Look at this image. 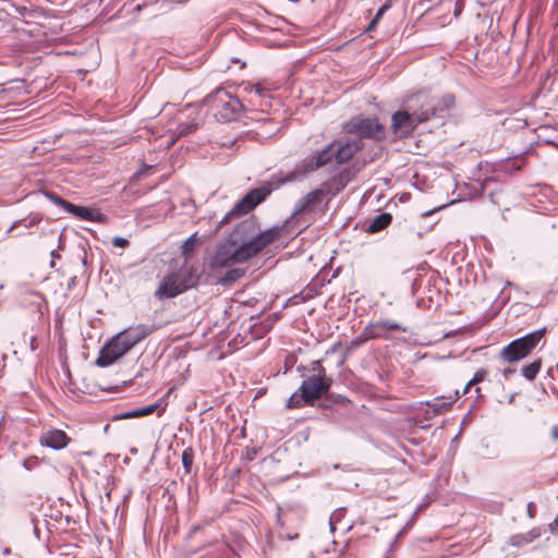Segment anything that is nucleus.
Wrapping results in <instances>:
<instances>
[{"mask_svg":"<svg viewBox=\"0 0 558 558\" xmlns=\"http://www.w3.org/2000/svg\"><path fill=\"white\" fill-rule=\"evenodd\" d=\"M20 222H22V220H16V221H14V222L12 223V226L9 228V230L7 231V234L9 235V234L13 231V229H14V228L20 223Z\"/></svg>","mask_w":558,"mask_h":558,"instance_id":"58836bf2","label":"nucleus"},{"mask_svg":"<svg viewBox=\"0 0 558 558\" xmlns=\"http://www.w3.org/2000/svg\"><path fill=\"white\" fill-rule=\"evenodd\" d=\"M418 122L412 111L400 110L391 117V130L400 138L409 137L417 128Z\"/></svg>","mask_w":558,"mask_h":558,"instance_id":"9d476101","label":"nucleus"},{"mask_svg":"<svg viewBox=\"0 0 558 558\" xmlns=\"http://www.w3.org/2000/svg\"><path fill=\"white\" fill-rule=\"evenodd\" d=\"M39 222L38 218H31L27 222H25V228L29 229L34 226H36Z\"/></svg>","mask_w":558,"mask_h":558,"instance_id":"c9c22d12","label":"nucleus"},{"mask_svg":"<svg viewBox=\"0 0 558 558\" xmlns=\"http://www.w3.org/2000/svg\"><path fill=\"white\" fill-rule=\"evenodd\" d=\"M196 129H197V124L193 121L186 122V123H181L177 126L174 134L179 138V137L185 136V135L194 132Z\"/></svg>","mask_w":558,"mask_h":558,"instance_id":"bb28decb","label":"nucleus"},{"mask_svg":"<svg viewBox=\"0 0 558 558\" xmlns=\"http://www.w3.org/2000/svg\"><path fill=\"white\" fill-rule=\"evenodd\" d=\"M44 194L53 204H56V205L60 206L62 209L66 210L68 205L70 204V202L63 199L62 197H60L59 195H57V194H54L52 192H45Z\"/></svg>","mask_w":558,"mask_h":558,"instance_id":"7c9ffc66","label":"nucleus"},{"mask_svg":"<svg viewBox=\"0 0 558 558\" xmlns=\"http://www.w3.org/2000/svg\"><path fill=\"white\" fill-rule=\"evenodd\" d=\"M51 257H52V258H59V257H60V255L57 253V251L52 250V251H51Z\"/></svg>","mask_w":558,"mask_h":558,"instance_id":"a18cd8bd","label":"nucleus"},{"mask_svg":"<svg viewBox=\"0 0 558 558\" xmlns=\"http://www.w3.org/2000/svg\"><path fill=\"white\" fill-rule=\"evenodd\" d=\"M69 214H72L73 216L87 220V221H98L100 219V214L94 209L77 206L72 203L68 205V208L65 210Z\"/></svg>","mask_w":558,"mask_h":558,"instance_id":"f3484780","label":"nucleus"},{"mask_svg":"<svg viewBox=\"0 0 558 558\" xmlns=\"http://www.w3.org/2000/svg\"><path fill=\"white\" fill-rule=\"evenodd\" d=\"M199 244V238L197 233L190 235L184 243L181 245V253L184 259L187 260L194 253L196 246Z\"/></svg>","mask_w":558,"mask_h":558,"instance_id":"6ab92c4d","label":"nucleus"},{"mask_svg":"<svg viewBox=\"0 0 558 558\" xmlns=\"http://www.w3.org/2000/svg\"><path fill=\"white\" fill-rule=\"evenodd\" d=\"M436 106H439V118L442 117V113L454 105V97L452 95H445L440 99H435Z\"/></svg>","mask_w":558,"mask_h":558,"instance_id":"393cba45","label":"nucleus"},{"mask_svg":"<svg viewBox=\"0 0 558 558\" xmlns=\"http://www.w3.org/2000/svg\"><path fill=\"white\" fill-rule=\"evenodd\" d=\"M483 451L480 453L482 458L485 459H497L500 454L498 448L489 447L488 444L482 446Z\"/></svg>","mask_w":558,"mask_h":558,"instance_id":"c756f323","label":"nucleus"},{"mask_svg":"<svg viewBox=\"0 0 558 558\" xmlns=\"http://www.w3.org/2000/svg\"><path fill=\"white\" fill-rule=\"evenodd\" d=\"M341 509H337L331 515L329 520L331 531L335 530V523L341 519Z\"/></svg>","mask_w":558,"mask_h":558,"instance_id":"72a5a7b5","label":"nucleus"},{"mask_svg":"<svg viewBox=\"0 0 558 558\" xmlns=\"http://www.w3.org/2000/svg\"><path fill=\"white\" fill-rule=\"evenodd\" d=\"M301 396H302V391H300V389H299L288 399L287 408L288 409H296V408H302L304 404L313 403L311 399L301 398Z\"/></svg>","mask_w":558,"mask_h":558,"instance_id":"5701e85b","label":"nucleus"},{"mask_svg":"<svg viewBox=\"0 0 558 558\" xmlns=\"http://www.w3.org/2000/svg\"><path fill=\"white\" fill-rule=\"evenodd\" d=\"M372 339L366 333V327L363 329L362 333L353 338L348 344H347V353H352L354 350L363 345L367 340Z\"/></svg>","mask_w":558,"mask_h":558,"instance_id":"b1692460","label":"nucleus"},{"mask_svg":"<svg viewBox=\"0 0 558 558\" xmlns=\"http://www.w3.org/2000/svg\"><path fill=\"white\" fill-rule=\"evenodd\" d=\"M112 244L117 247H126L129 245V240L121 236H116L112 239Z\"/></svg>","mask_w":558,"mask_h":558,"instance_id":"473e14b6","label":"nucleus"},{"mask_svg":"<svg viewBox=\"0 0 558 558\" xmlns=\"http://www.w3.org/2000/svg\"><path fill=\"white\" fill-rule=\"evenodd\" d=\"M70 437L61 429H49L41 434L39 442L41 446L53 450H61L68 446Z\"/></svg>","mask_w":558,"mask_h":558,"instance_id":"2eb2a0df","label":"nucleus"},{"mask_svg":"<svg viewBox=\"0 0 558 558\" xmlns=\"http://www.w3.org/2000/svg\"><path fill=\"white\" fill-rule=\"evenodd\" d=\"M245 269L243 268H231L225 272V275L219 279V282L222 286H229L244 277Z\"/></svg>","mask_w":558,"mask_h":558,"instance_id":"aec40b11","label":"nucleus"},{"mask_svg":"<svg viewBox=\"0 0 558 558\" xmlns=\"http://www.w3.org/2000/svg\"><path fill=\"white\" fill-rule=\"evenodd\" d=\"M197 281L198 276L196 269L185 264L161 279L155 291V296L159 300L175 298L195 287Z\"/></svg>","mask_w":558,"mask_h":558,"instance_id":"20e7f679","label":"nucleus"},{"mask_svg":"<svg viewBox=\"0 0 558 558\" xmlns=\"http://www.w3.org/2000/svg\"><path fill=\"white\" fill-rule=\"evenodd\" d=\"M409 108L414 113L418 124L427 122L433 118H439V106H436L434 98L423 93L416 94L413 97Z\"/></svg>","mask_w":558,"mask_h":558,"instance_id":"6e6552de","label":"nucleus"},{"mask_svg":"<svg viewBox=\"0 0 558 558\" xmlns=\"http://www.w3.org/2000/svg\"><path fill=\"white\" fill-rule=\"evenodd\" d=\"M377 24H373V20L371 21V23L368 24V27H367V31H372L376 27Z\"/></svg>","mask_w":558,"mask_h":558,"instance_id":"c03bdc74","label":"nucleus"},{"mask_svg":"<svg viewBox=\"0 0 558 558\" xmlns=\"http://www.w3.org/2000/svg\"><path fill=\"white\" fill-rule=\"evenodd\" d=\"M326 195V190L323 186L311 191L304 197L296 202L293 209V215H300L302 213L313 210L315 206L319 204L323 201V197Z\"/></svg>","mask_w":558,"mask_h":558,"instance_id":"4468645a","label":"nucleus"},{"mask_svg":"<svg viewBox=\"0 0 558 558\" xmlns=\"http://www.w3.org/2000/svg\"><path fill=\"white\" fill-rule=\"evenodd\" d=\"M553 436L555 438H558V424L556 426L553 427Z\"/></svg>","mask_w":558,"mask_h":558,"instance_id":"37998d69","label":"nucleus"},{"mask_svg":"<svg viewBox=\"0 0 558 558\" xmlns=\"http://www.w3.org/2000/svg\"><path fill=\"white\" fill-rule=\"evenodd\" d=\"M151 167L150 166H146L144 165L138 171H137V175L141 177V175H144L145 171H147L148 169H150Z\"/></svg>","mask_w":558,"mask_h":558,"instance_id":"4c0bfd02","label":"nucleus"},{"mask_svg":"<svg viewBox=\"0 0 558 558\" xmlns=\"http://www.w3.org/2000/svg\"><path fill=\"white\" fill-rule=\"evenodd\" d=\"M338 345H340V342L333 344V347L331 348L330 352H335L337 350Z\"/></svg>","mask_w":558,"mask_h":558,"instance_id":"49530a36","label":"nucleus"},{"mask_svg":"<svg viewBox=\"0 0 558 558\" xmlns=\"http://www.w3.org/2000/svg\"><path fill=\"white\" fill-rule=\"evenodd\" d=\"M355 172L351 168H344L331 179L322 184L326 190L327 196L333 197L345 189V186L353 180Z\"/></svg>","mask_w":558,"mask_h":558,"instance_id":"f8f14e48","label":"nucleus"},{"mask_svg":"<svg viewBox=\"0 0 558 558\" xmlns=\"http://www.w3.org/2000/svg\"><path fill=\"white\" fill-rule=\"evenodd\" d=\"M156 329L155 325L138 324L118 332L105 342L95 364L99 367L112 365Z\"/></svg>","mask_w":558,"mask_h":558,"instance_id":"7ed1b4c3","label":"nucleus"},{"mask_svg":"<svg viewBox=\"0 0 558 558\" xmlns=\"http://www.w3.org/2000/svg\"><path fill=\"white\" fill-rule=\"evenodd\" d=\"M203 102L210 109L214 117L221 122L236 120L243 109L240 99L222 87H218L207 95Z\"/></svg>","mask_w":558,"mask_h":558,"instance_id":"39448f33","label":"nucleus"},{"mask_svg":"<svg viewBox=\"0 0 558 558\" xmlns=\"http://www.w3.org/2000/svg\"><path fill=\"white\" fill-rule=\"evenodd\" d=\"M243 90L248 94H255L257 96L264 97L268 94V90L260 86V84L246 83L243 85Z\"/></svg>","mask_w":558,"mask_h":558,"instance_id":"c85d7f7f","label":"nucleus"},{"mask_svg":"<svg viewBox=\"0 0 558 558\" xmlns=\"http://www.w3.org/2000/svg\"><path fill=\"white\" fill-rule=\"evenodd\" d=\"M299 371H305L307 369V367L305 366H299L298 367ZM308 371L312 373V375L314 376H318V377H324V378H329L327 376V373H326V368L323 366V361L322 360H315V361H312L310 366H308Z\"/></svg>","mask_w":558,"mask_h":558,"instance_id":"4be33fe9","label":"nucleus"},{"mask_svg":"<svg viewBox=\"0 0 558 558\" xmlns=\"http://www.w3.org/2000/svg\"><path fill=\"white\" fill-rule=\"evenodd\" d=\"M391 220L392 216L389 213H381L366 221V230L371 233L379 232L387 228Z\"/></svg>","mask_w":558,"mask_h":558,"instance_id":"dca6fc26","label":"nucleus"},{"mask_svg":"<svg viewBox=\"0 0 558 558\" xmlns=\"http://www.w3.org/2000/svg\"><path fill=\"white\" fill-rule=\"evenodd\" d=\"M194 461V451L191 447L184 449L182 452V464L185 473H190Z\"/></svg>","mask_w":558,"mask_h":558,"instance_id":"cd10ccee","label":"nucleus"},{"mask_svg":"<svg viewBox=\"0 0 558 558\" xmlns=\"http://www.w3.org/2000/svg\"><path fill=\"white\" fill-rule=\"evenodd\" d=\"M160 408V403L156 402L146 407L138 408L133 411H129L125 413L120 414V418H133V417H141V416H147L153 414L155 411H157Z\"/></svg>","mask_w":558,"mask_h":558,"instance_id":"a211bd4d","label":"nucleus"},{"mask_svg":"<svg viewBox=\"0 0 558 558\" xmlns=\"http://www.w3.org/2000/svg\"><path fill=\"white\" fill-rule=\"evenodd\" d=\"M486 376V371L485 369H481L478 372H476L473 376V378L466 384L463 392L465 393L471 386L475 385V384H478L481 383Z\"/></svg>","mask_w":558,"mask_h":558,"instance_id":"2f4dec72","label":"nucleus"},{"mask_svg":"<svg viewBox=\"0 0 558 558\" xmlns=\"http://www.w3.org/2000/svg\"><path fill=\"white\" fill-rule=\"evenodd\" d=\"M223 549H225L227 553H229V550H230L228 546H223Z\"/></svg>","mask_w":558,"mask_h":558,"instance_id":"09e8293b","label":"nucleus"},{"mask_svg":"<svg viewBox=\"0 0 558 558\" xmlns=\"http://www.w3.org/2000/svg\"><path fill=\"white\" fill-rule=\"evenodd\" d=\"M544 329L530 332L512 340L500 352V359L506 363H515L526 357L539 343Z\"/></svg>","mask_w":558,"mask_h":558,"instance_id":"423d86ee","label":"nucleus"},{"mask_svg":"<svg viewBox=\"0 0 558 558\" xmlns=\"http://www.w3.org/2000/svg\"><path fill=\"white\" fill-rule=\"evenodd\" d=\"M335 159V145L332 143L318 150L310 158L302 160L292 171L287 173H278L271 180L264 182L259 187L248 191L234 206L225 215L218 223V228H222L233 218H238L253 210L259 205L274 190L290 182L301 181L308 173L328 165Z\"/></svg>","mask_w":558,"mask_h":558,"instance_id":"f03ea898","label":"nucleus"},{"mask_svg":"<svg viewBox=\"0 0 558 558\" xmlns=\"http://www.w3.org/2000/svg\"><path fill=\"white\" fill-rule=\"evenodd\" d=\"M388 8H389V4H387V3L379 8V10L377 11V13L375 14V16L373 19V24H377L379 22V20L383 17V15L388 10Z\"/></svg>","mask_w":558,"mask_h":558,"instance_id":"f704fd0d","label":"nucleus"},{"mask_svg":"<svg viewBox=\"0 0 558 558\" xmlns=\"http://www.w3.org/2000/svg\"><path fill=\"white\" fill-rule=\"evenodd\" d=\"M458 398V391L454 396L448 398L446 402H438V399H435L433 403L426 402L427 405L433 407L436 413H441L444 410H447Z\"/></svg>","mask_w":558,"mask_h":558,"instance_id":"a878e982","label":"nucleus"},{"mask_svg":"<svg viewBox=\"0 0 558 558\" xmlns=\"http://www.w3.org/2000/svg\"><path fill=\"white\" fill-rule=\"evenodd\" d=\"M332 145H335V160L337 163L350 160L362 148L360 140L333 141Z\"/></svg>","mask_w":558,"mask_h":558,"instance_id":"ddd939ff","label":"nucleus"},{"mask_svg":"<svg viewBox=\"0 0 558 558\" xmlns=\"http://www.w3.org/2000/svg\"><path fill=\"white\" fill-rule=\"evenodd\" d=\"M163 411H165V407H163V408H161V410H160V412L158 413V415L160 416V415H161V413H163Z\"/></svg>","mask_w":558,"mask_h":558,"instance_id":"de8ad7c7","label":"nucleus"},{"mask_svg":"<svg viewBox=\"0 0 558 558\" xmlns=\"http://www.w3.org/2000/svg\"><path fill=\"white\" fill-rule=\"evenodd\" d=\"M542 367V360L537 359L533 361L532 363L525 365L522 367L521 373L523 377L530 381L534 380L539 373Z\"/></svg>","mask_w":558,"mask_h":558,"instance_id":"412c9836","label":"nucleus"},{"mask_svg":"<svg viewBox=\"0 0 558 558\" xmlns=\"http://www.w3.org/2000/svg\"><path fill=\"white\" fill-rule=\"evenodd\" d=\"M144 7H145V4H136L133 10L135 12H141Z\"/></svg>","mask_w":558,"mask_h":558,"instance_id":"79ce46f5","label":"nucleus"},{"mask_svg":"<svg viewBox=\"0 0 558 558\" xmlns=\"http://www.w3.org/2000/svg\"><path fill=\"white\" fill-rule=\"evenodd\" d=\"M349 134H354L359 138L380 140L385 136V129L376 118L357 116L350 119L343 126Z\"/></svg>","mask_w":558,"mask_h":558,"instance_id":"0eeeda50","label":"nucleus"},{"mask_svg":"<svg viewBox=\"0 0 558 558\" xmlns=\"http://www.w3.org/2000/svg\"><path fill=\"white\" fill-rule=\"evenodd\" d=\"M280 234V227L260 231L258 220L253 216L248 217L239 222L218 245L211 258V267L218 269L246 263L275 242Z\"/></svg>","mask_w":558,"mask_h":558,"instance_id":"f257e3e1","label":"nucleus"},{"mask_svg":"<svg viewBox=\"0 0 558 558\" xmlns=\"http://www.w3.org/2000/svg\"><path fill=\"white\" fill-rule=\"evenodd\" d=\"M405 527H403L395 537V543L398 542V539L404 534Z\"/></svg>","mask_w":558,"mask_h":558,"instance_id":"a19ab883","label":"nucleus"},{"mask_svg":"<svg viewBox=\"0 0 558 558\" xmlns=\"http://www.w3.org/2000/svg\"><path fill=\"white\" fill-rule=\"evenodd\" d=\"M490 181H493V179H492V178H485V179H484V181H483V183H482V190H483V191H485L486 185H487Z\"/></svg>","mask_w":558,"mask_h":558,"instance_id":"ea45409f","label":"nucleus"},{"mask_svg":"<svg viewBox=\"0 0 558 558\" xmlns=\"http://www.w3.org/2000/svg\"><path fill=\"white\" fill-rule=\"evenodd\" d=\"M365 327L366 333L372 339H388L390 332L392 331H408V328L405 326H402L401 324L389 319H379L376 322H371Z\"/></svg>","mask_w":558,"mask_h":558,"instance_id":"9b49d317","label":"nucleus"},{"mask_svg":"<svg viewBox=\"0 0 558 558\" xmlns=\"http://www.w3.org/2000/svg\"><path fill=\"white\" fill-rule=\"evenodd\" d=\"M514 373V369L513 368H505L504 372H502V375L504 377L507 379L509 378L512 374Z\"/></svg>","mask_w":558,"mask_h":558,"instance_id":"e433bc0d","label":"nucleus"},{"mask_svg":"<svg viewBox=\"0 0 558 558\" xmlns=\"http://www.w3.org/2000/svg\"><path fill=\"white\" fill-rule=\"evenodd\" d=\"M301 375L304 377L300 386V391H302L301 398L311 399L312 402L326 395L332 385V378H324L314 375L305 376L304 373Z\"/></svg>","mask_w":558,"mask_h":558,"instance_id":"1a4fd4ad","label":"nucleus"}]
</instances>
